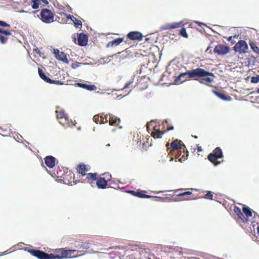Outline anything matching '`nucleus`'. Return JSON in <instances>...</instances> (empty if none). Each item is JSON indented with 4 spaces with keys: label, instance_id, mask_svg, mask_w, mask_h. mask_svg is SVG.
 <instances>
[{
    "label": "nucleus",
    "instance_id": "13",
    "mask_svg": "<svg viewBox=\"0 0 259 259\" xmlns=\"http://www.w3.org/2000/svg\"><path fill=\"white\" fill-rule=\"evenodd\" d=\"M230 51L229 47L224 45H219L215 47L214 51L218 55H224L227 54Z\"/></svg>",
    "mask_w": 259,
    "mask_h": 259
},
{
    "label": "nucleus",
    "instance_id": "7",
    "mask_svg": "<svg viewBox=\"0 0 259 259\" xmlns=\"http://www.w3.org/2000/svg\"><path fill=\"white\" fill-rule=\"evenodd\" d=\"M223 157V154L222 149L220 147H217L213 151V153H211V163L215 166L218 165L221 162L220 161H218V159Z\"/></svg>",
    "mask_w": 259,
    "mask_h": 259
},
{
    "label": "nucleus",
    "instance_id": "36",
    "mask_svg": "<svg viewBox=\"0 0 259 259\" xmlns=\"http://www.w3.org/2000/svg\"><path fill=\"white\" fill-rule=\"evenodd\" d=\"M234 212L237 215H239L242 212L241 209L237 206H235L234 208Z\"/></svg>",
    "mask_w": 259,
    "mask_h": 259
},
{
    "label": "nucleus",
    "instance_id": "53",
    "mask_svg": "<svg viewBox=\"0 0 259 259\" xmlns=\"http://www.w3.org/2000/svg\"><path fill=\"white\" fill-rule=\"evenodd\" d=\"M82 248H89V247H87V246H84L82 247Z\"/></svg>",
    "mask_w": 259,
    "mask_h": 259
},
{
    "label": "nucleus",
    "instance_id": "34",
    "mask_svg": "<svg viewBox=\"0 0 259 259\" xmlns=\"http://www.w3.org/2000/svg\"><path fill=\"white\" fill-rule=\"evenodd\" d=\"M240 220L243 223H247L248 219L244 216L243 212H241L240 214L237 215Z\"/></svg>",
    "mask_w": 259,
    "mask_h": 259
},
{
    "label": "nucleus",
    "instance_id": "27",
    "mask_svg": "<svg viewBox=\"0 0 259 259\" xmlns=\"http://www.w3.org/2000/svg\"><path fill=\"white\" fill-rule=\"evenodd\" d=\"M249 45L251 49L258 56H259V48L256 46V44L252 41H249Z\"/></svg>",
    "mask_w": 259,
    "mask_h": 259
},
{
    "label": "nucleus",
    "instance_id": "33",
    "mask_svg": "<svg viewBox=\"0 0 259 259\" xmlns=\"http://www.w3.org/2000/svg\"><path fill=\"white\" fill-rule=\"evenodd\" d=\"M134 82V79H131L130 81H128L124 86L123 89H129L132 87V84Z\"/></svg>",
    "mask_w": 259,
    "mask_h": 259
},
{
    "label": "nucleus",
    "instance_id": "48",
    "mask_svg": "<svg viewBox=\"0 0 259 259\" xmlns=\"http://www.w3.org/2000/svg\"><path fill=\"white\" fill-rule=\"evenodd\" d=\"M207 159L209 161H210V154H208L207 156Z\"/></svg>",
    "mask_w": 259,
    "mask_h": 259
},
{
    "label": "nucleus",
    "instance_id": "9",
    "mask_svg": "<svg viewBox=\"0 0 259 259\" xmlns=\"http://www.w3.org/2000/svg\"><path fill=\"white\" fill-rule=\"evenodd\" d=\"M27 250L31 255L39 259H51L50 254H48L44 251L34 249H28Z\"/></svg>",
    "mask_w": 259,
    "mask_h": 259
},
{
    "label": "nucleus",
    "instance_id": "8",
    "mask_svg": "<svg viewBox=\"0 0 259 259\" xmlns=\"http://www.w3.org/2000/svg\"><path fill=\"white\" fill-rule=\"evenodd\" d=\"M248 49L246 42L243 40H239L234 47V50L240 54L246 53Z\"/></svg>",
    "mask_w": 259,
    "mask_h": 259
},
{
    "label": "nucleus",
    "instance_id": "21",
    "mask_svg": "<svg viewBox=\"0 0 259 259\" xmlns=\"http://www.w3.org/2000/svg\"><path fill=\"white\" fill-rule=\"evenodd\" d=\"M96 185L99 189H105L107 185V181L104 178L100 177L98 179H96Z\"/></svg>",
    "mask_w": 259,
    "mask_h": 259
},
{
    "label": "nucleus",
    "instance_id": "3",
    "mask_svg": "<svg viewBox=\"0 0 259 259\" xmlns=\"http://www.w3.org/2000/svg\"><path fill=\"white\" fill-rule=\"evenodd\" d=\"M190 76L196 79V77L201 78L200 82L202 83L209 85L210 83V78L207 77L210 75V73L205 71L204 69L200 68H197L195 69L189 70Z\"/></svg>",
    "mask_w": 259,
    "mask_h": 259
},
{
    "label": "nucleus",
    "instance_id": "25",
    "mask_svg": "<svg viewBox=\"0 0 259 259\" xmlns=\"http://www.w3.org/2000/svg\"><path fill=\"white\" fill-rule=\"evenodd\" d=\"M68 18H70L74 23V26L76 28H81L82 26V22L81 21L77 20L75 17L73 16H71L69 15L67 16Z\"/></svg>",
    "mask_w": 259,
    "mask_h": 259
},
{
    "label": "nucleus",
    "instance_id": "45",
    "mask_svg": "<svg viewBox=\"0 0 259 259\" xmlns=\"http://www.w3.org/2000/svg\"><path fill=\"white\" fill-rule=\"evenodd\" d=\"M211 31H212L213 32H214V33H216L217 34L219 35H221L220 33L219 32H217L216 31H215L214 29H211Z\"/></svg>",
    "mask_w": 259,
    "mask_h": 259
},
{
    "label": "nucleus",
    "instance_id": "49",
    "mask_svg": "<svg viewBox=\"0 0 259 259\" xmlns=\"http://www.w3.org/2000/svg\"><path fill=\"white\" fill-rule=\"evenodd\" d=\"M191 199V198L186 197V198H185L184 199H183V200H189ZM180 200H183V199H181Z\"/></svg>",
    "mask_w": 259,
    "mask_h": 259
},
{
    "label": "nucleus",
    "instance_id": "50",
    "mask_svg": "<svg viewBox=\"0 0 259 259\" xmlns=\"http://www.w3.org/2000/svg\"><path fill=\"white\" fill-rule=\"evenodd\" d=\"M232 36H230V37H229V38H228V40L230 41V40H232Z\"/></svg>",
    "mask_w": 259,
    "mask_h": 259
},
{
    "label": "nucleus",
    "instance_id": "41",
    "mask_svg": "<svg viewBox=\"0 0 259 259\" xmlns=\"http://www.w3.org/2000/svg\"><path fill=\"white\" fill-rule=\"evenodd\" d=\"M205 198L210 199V191H208L205 196Z\"/></svg>",
    "mask_w": 259,
    "mask_h": 259
},
{
    "label": "nucleus",
    "instance_id": "6",
    "mask_svg": "<svg viewBox=\"0 0 259 259\" xmlns=\"http://www.w3.org/2000/svg\"><path fill=\"white\" fill-rule=\"evenodd\" d=\"M54 14L49 9H43L40 13L41 20L47 23H50L54 21Z\"/></svg>",
    "mask_w": 259,
    "mask_h": 259
},
{
    "label": "nucleus",
    "instance_id": "31",
    "mask_svg": "<svg viewBox=\"0 0 259 259\" xmlns=\"http://www.w3.org/2000/svg\"><path fill=\"white\" fill-rule=\"evenodd\" d=\"M101 117V116H99V115H95L93 117V120L96 123H99L100 124L102 123L101 119L100 118Z\"/></svg>",
    "mask_w": 259,
    "mask_h": 259
},
{
    "label": "nucleus",
    "instance_id": "1",
    "mask_svg": "<svg viewBox=\"0 0 259 259\" xmlns=\"http://www.w3.org/2000/svg\"><path fill=\"white\" fill-rule=\"evenodd\" d=\"M169 145V143L166 144L167 150L169 151V155H174L175 151H177L175 159L179 158V161L180 162L184 161L187 159L188 156V151L187 150L185 151L186 146L182 141L176 139L171 143L170 146Z\"/></svg>",
    "mask_w": 259,
    "mask_h": 259
},
{
    "label": "nucleus",
    "instance_id": "57",
    "mask_svg": "<svg viewBox=\"0 0 259 259\" xmlns=\"http://www.w3.org/2000/svg\"><path fill=\"white\" fill-rule=\"evenodd\" d=\"M74 41H76V38L75 37H74Z\"/></svg>",
    "mask_w": 259,
    "mask_h": 259
},
{
    "label": "nucleus",
    "instance_id": "19",
    "mask_svg": "<svg viewBox=\"0 0 259 259\" xmlns=\"http://www.w3.org/2000/svg\"><path fill=\"white\" fill-rule=\"evenodd\" d=\"M88 36L84 33H80L78 35V45L80 46H85L87 44Z\"/></svg>",
    "mask_w": 259,
    "mask_h": 259
},
{
    "label": "nucleus",
    "instance_id": "44",
    "mask_svg": "<svg viewBox=\"0 0 259 259\" xmlns=\"http://www.w3.org/2000/svg\"><path fill=\"white\" fill-rule=\"evenodd\" d=\"M34 51L36 53L38 54H40V50H39L38 48H37V49H34Z\"/></svg>",
    "mask_w": 259,
    "mask_h": 259
},
{
    "label": "nucleus",
    "instance_id": "37",
    "mask_svg": "<svg viewBox=\"0 0 259 259\" xmlns=\"http://www.w3.org/2000/svg\"><path fill=\"white\" fill-rule=\"evenodd\" d=\"M48 83H52V84H58V85H62V84H64L62 82H61L60 80H52V79H51V82H48Z\"/></svg>",
    "mask_w": 259,
    "mask_h": 259
},
{
    "label": "nucleus",
    "instance_id": "24",
    "mask_svg": "<svg viewBox=\"0 0 259 259\" xmlns=\"http://www.w3.org/2000/svg\"><path fill=\"white\" fill-rule=\"evenodd\" d=\"M77 85L79 87L85 89L86 90L90 91H95L97 89L96 86L94 84L88 85L84 83H77Z\"/></svg>",
    "mask_w": 259,
    "mask_h": 259
},
{
    "label": "nucleus",
    "instance_id": "26",
    "mask_svg": "<svg viewBox=\"0 0 259 259\" xmlns=\"http://www.w3.org/2000/svg\"><path fill=\"white\" fill-rule=\"evenodd\" d=\"M38 71L39 75L42 79H43L45 81H46L47 83L51 82V79L45 75L44 72L41 69L38 68Z\"/></svg>",
    "mask_w": 259,
    "mask_h": 259
},
{
    "label": "nucleus",
    "instance_id": "40",
    "mask_svg": "<svg viewBox=\"0 0 259 259\" xmlns=\"http://www.w3.org/2000/svg\"><path fill=\"white\" fill-rule=\"evenodd\" d=\"M81 63H78V62H76V63H72V65H71V66L73 68L75 69L77 67H78L80 66Z\"/></svg>",
    "mask_w": 259,
    "mask_h": 259
},
{
    "label": "nucleus",
    "instance_id": "15",
    "mask_svg": "<svg viewBox=\"0 0 259 259\" xmlns=\"http://www.w3.org/2000/svg\"><path fill=\"white\" fill-rule=\"evenodd\" d=\"M54 53L55 55V57L60 61L63 62L68 63L69 62L68 59L65 53L63 52H60L58 49L54 50Z\"/></svg>",
    "mask_w": 259,
    "mask_h": 259
},
{
    "label": "nucleus",
    "instance_id": "4",
    "mask_svg": "<svg viewBox=\"0 0 259 259\" xmlns=\"http://www.w3.org/2000/svg\"><path fill=\"white\" fill-rule=\"evenodd\" d=\"M75 250H67L65 248H59L55 250L56 254L50 253L51 259H63L71 257Z\"/></svg>",
    "mask_w": 259,
    "mask_h": 259
},
{
    "label": "nucleus",
    "instance_id": "39",
    "mask_svg": "<svg viewBox=\"0 0 259 259\" xmlns=\"http://www.w3.org/2000/svg\"><path fill=\"white\" fill-rule=\"evenodd\" d=\"M0 26L3 27H10V25L5 21L0 20Z\"/></svg>",
    "mask_w": 259,
    "mask_h": 259
},
{
    "label": "nucleus",
    "instance_id": "35",
    "mask_svg": "<svg viewBox=\"0 0 259 259\" xmlns=\"http://www.w3.org/2000/svg\"><path fill=\"white\" fill-rule=\"evenodd\" d=\"M251 82L253 83H256L259 82V76L257 75L256 76H253L251 78Z\"/></svg>",
    "mask_w": 259,
    "mask_h": 259
},
{
    "label": "nucleus",
    "instance_id": "5",
    "mask_svg": "<svg viewBox=\"0 0 259 259\" xmlns=\"http://www.w3.org/2000/svg\"><path fill=\"white\" fill-rule=\"evenodd\" d=\"M154 122L151 121L146 124L147 130L152 137L154 139L161 138L162 135L165 134L166 131H161L159 128H156V126L153 125Z\"/></svg>",
    "mask_w": 259,
    "mask_h": 259
},
{
    "label": "nucleus",
    "instance_id": "43",
    "mask_svg": "<svg viewBox=\"0 0 259 259\" xmlns=\"http://www.w3.org/2000/svg\"><path fill=\"white\" fill-rule=\"evenodd\" d=\"M41 1L44 5H46L49 4V2L47 0H39V2Z\"/></svg>",
    "mask_w": 259,
    "mask_h": 259
},
{
    "label": "nucleus",
    "instance_id": "29",
    "mask_svg": "<svg viewBox=\"0 0 259 259\" xmlns=\"http://www.w3.org/2000/svg\"><path fill=\"white\" fill-rule=\"evenodd\" d=\"M180 26V23L168 24L165 26V27L163 28V29H174V28H178Z\"/></svg>",
    "mask_w": 259,
    "mask_h": 259
},
{
    "label": "nucleus",
    "instance_id": "46",
    "mask_svg": "<svg viewBox=\"0 0 259 259\" xmlns=\"http://www.w3.org/2000/svg\"><path fill=\"white\" fill-rule=\"evenodd\" d=\"M173 129H174V127L173 126H169V127H167L166 131H170V130H172Z\"/></svg>",
    "mask_w": 259,
    "mask_h": 259
},
{
    "label": "nucleus",
    "instance_id": "54",
    "mask_svg": "<svg viewBox=\"0 0 259 259\" xmlns=\"http://www.w3.org/2000/svg\"><path fill=\"white\" fill-rule=\"evenodd\" d=\"M174 159V158L173 157H171L170 159V161H172Z\"/></svg>",
    "mask_w": 259,
    "mask_h": 259
},
{
    "label": "nucleus",
    "instance_id": "28",
    "mask_svg": "<svg viewBox=\"0 0 259 259\" xmlns=\"http://www.w3.org/2000/svg\"><path fill=\"white\" fill-rule=\"evenodd\" d=\"M242 211L247 217H251L252 215L251 209L248 206H244Z\"/></svg>",
    "mask_w": 259,
    "mask_h": 259
},
{
    "label": "nucleus",
    "instance_id": "30",
    "mask_svg": "<svg viewBox=\"0 0 259 259\" xmlns=\"http://www.w3.org/2000/svg\"><path fill=\"white\" fill-rule=\"evenodd\" d=\"M32 7L34 9L38 8L39 5V0H32Z\"/></svg>",
    "mask_w": 259,
    "mask_h": 259
},
{
    "label": "nucleus",
    "instance_id": "42",
    "mask_svg": "<svg viewBox=\"0 0 259 259\" xmlns=\"http://www.w3.org/2000/svg\"><path fill=\"white\" fill-rule=\"evenodd\" d=\"M66 177H70V179L73 178V180L74 179V175L71 172H70L68 175H66Z\"/></svg>",
    "mask_w": 259,
    "mask_h": 259
},
{
    "label": "nucleus",
    "instance_id": "47",
    "mask_svg": "<svg viewBox=\"0 0 259 259\" xmlns=\"http://www.w3.org/2000/svg\"><path fill=\"white\" fill-rule=\"evenodd\" d=\"M197 151L198 152H201L202 151V149L201 147L197 146Z\"/></svg>",
    "mask_w": 259,
    "mask_h": 259
},
{
    "label": "nucleus",
    "instance_id": "12",
    "mask_svg": "<svg viewBox=\"0 0 259 259\" xmlns=\"http://www.w3.org/2000/svg\"><path fill=\"white\" fill-rule=\"evenodd\" d=\"M127 38L132 40L141 41L143 35L139 31H131L127 34Z\"/></svg>",
    "mask_w": 259,
    "mask_h": 259
},
{
    "label": "nucleus",
    "instance_id": "22",
    "mask_svg": "<svg viewBox=\"0 0 259 259\" xmlns=\"http://www.w3.org/2000/svg\"><path fill=\"white\" fill-rule=\"evenodd\" d=\"M119 118L114 115H109V123L110 125L117 126L119 124Z\"/></svg>",
    "mask_w": 259,
    "mask_h": 259
},
{
    "label": "nucleus",
    "instance_id": "16",
    "mask_svg": "<svg viewBox=\"0 0 259 259\" xmlns=\"http://www.w3.org/2000/svg\"><path fill=\"white\" fill-rule=\"evenodd\" d=\"M190 78L189 70L185 72L180 73V75L175 79V81L178 83H181Z\"/></svg>",
    "mask_w": 259,
    "mask_h": 259
},
{
    "label": "nucleus",
    "instance_id": "38",
    "mask_svg": "<svg viewBox=\"0 0 259 259\" xmlns=\"http://www.w3.org/2000/svg\"><path fill=\"white\" fill-rule=\"evenodd\" d=\"M100 118L101 119L102 123H106L108 121L107 115H105L104 117L101 116V117H100Z\"/></svg>",
    "mask_w": 259,
    "mask_h": 259
},
{
    "label": "nucleus",
    "instance_id": "18",
    "mask_svg": "<svg viewBox=\"0 0 259 259\" xmlns=\"http://www.w3.org/2000/svg\"><path fill=\"white\" fill-rule=\"evenodd\" d=\"M44 160L46 165L50 168H53L56 164V159L53 156L50 155L46 156L44 158Z\"/></svg>",
    "mask_w": 259,
    "mask_h": 259
},
{
    "label": "nucleus",
    "instance_id": "23",
    "mask_svg": "<svg viewBox=\"0 0 259 259\" xmlns=\"http://www.w3.org/2000/svg\"><path fill=\"white\" fill-rule=\"evenodd\" d=\"M124 40L123 38H117L110 42H109L107 45V47H111L113 46H117L121 43Z\"/></svg>",
    "mask_w": 259,
    "mask_h": 259
},
{
    "label": "nucleus",
    "instance_id": "11",
    "mask_svg": "<svg viewBox=\"0 0 259 259\" xmlns=\"http://www.w3.org/2000/svg\"><path fill=\"white\" fill-rule=\"evenodd\" d=\"M56 117L59 122L62 125L67 124L69 121L68 116L63 110L56 111Z\"/></svg>",
    "mask_w": 259,
    "mask_h": 259
},
{
    "label": "nucleus",
    "instance_id": "59",
    "mask_svg": "<svg viewBox=\"0 0 259 259\" xmlns=\"http://www.w3.org/2000/svg\"><path fill=\"white\" fill-rule=\"evenodd\" d=\"M200 32L202 31V29H198Z\"/></svg>",
    "mask_w": 259,
    "mask_h": 259
},
{
    "label": "nucleus",
    "instance_id": "62",
    "mask_svg": "<svg viewBox=\"0 0 259 259\" xmlns=\"http://www.w3.org/2000/svg\"><path fill=\"white\" fill-rule=\"evenodd\" d=\"M149 259H151V258H149Z\"/></svg>",
    "mask_w": 259,
    "mask_h": 259
},
{
    "label": "nucleus",
    "instance_id": "60",
    "mask_svg": "<svg viewBox=\"0 0 259 259\" xmlns=\"http://www.w3.org/2000/svg\"><path fill=\"white\" fill-rule=\"evenodd\" d=\"M68 183H70V180H68Z\"/></svg>",
    "mask_w": 259,
    "mask_h": 259
},
{
    "label": "nucleus",
    "instance_id": "17",
    "mask_svg": "<svg viewBox=\"0 0 259 259\" xmlns=\"http://www.w3.org/2000/svg\"><path fill=\"white\" fill-rule=\"evenodd\" d=\"M212 92L219 98L224 101H230L232 99V98L227 95L225 93V92L224 91L217 90V91H213Z\"/></svg>",
    "mask_w": 259,
    "mask_h": 259
},
{
    "label": "nucleus",
    "instance_id": "56",
    "mask_svg": "<svg viewBox=\"0 0 259 259\" xmlns=\"http://www.w3.org/2000/svg\"><path fill=\"white\" fill-rule=\"evenodd\" d=\"M209 48H210V46H208V47H207V50H209Z\"/></svg>",
    "mask_w": 259,
    "mask_h": 259
},
{
    "label": "nucleus",
    "instance_id": "32",
    "mask_svg": "<svg viewBox=\"0 0 259 259\" xmlns=\"http://www.w3.org/2000/svg\"><path fill=\"white\" fill-rule=\"evenodd\" d=\"M192 192L190 191H185L182 193H180L177 194V196L182 197V196H189L192 195Z\"/></svg>",
    "mask_w": 259,
    "mask_h": 259
},
{
    "label": "nucleus",
    "instance_id": "61",
    "mask_svg": "<svg viewBox=\"0 0 259 259\" xmlns=\"http://www.w3.org/2000/svg\"><path fill=\"white\" fill-rule=\"evenodd\" d=\"M134 259H135V258H134Z\"/></svg>",
    "mask_w": 259,
    "mask_h": 259
},
{
    "label": "nucleus",
    "instance_id": "10",
    "mask_svg": "<svg viewBox=\"0 0 259 259\" xmlns=\"http://www.w3.org/2000/svg\"><path fill=\"white\" fill-rule=\"evenodd\" d=\"M202 25H205L202 23H199L198 22H190V23H186V29L185 28H182L180 31H179V34L183 36L184 37L187 38L188 37V34L186 32V29L189 27H192V28H197V26H201Z\"/></svg>",
    "mask_w": 259,
    "mask_h": 259
},
{
    "label": "nucleus",
    "instance_id": "51",
    "mask_svg": "<svg viewBox=\"0 0 259 259\" xmlns=\"http://www.w3.org/2000/svg\"><path fill=\"white\" fill-rule=\"evenodd\" d=\"M257 233L259 236V226L257 227Z\"/></svg>",
    "mask_w": 259,
    "mask_h": 259
},
{
    "label": "nucleus",
    "instance_id": "55",
    "mask_svg": "<svg viewBox=\"0 0 259 259\" xmlns=\"http://www.w3.org/2000/svg\"><path fill=\"white\" fill-rule=\"evenodd\" d=\"M256 92L259 94V88L257 90Z\"/></svg>",
    "mask_w": 259,
    "mask_h": 259
},
{
    "label": "nucleus",
    "instance_id": "52",
    "mask_svg": "<svg viewBox=\"0 0 259 259\" xmlns=\"http://www.w3.org/2000/svg\"><path fill=\"white\" fill-rule=\"evenodd\" d=\"M184 189H178V190H176V191H182Z\"/></svg>",
    "mask_w": 259,
    "mask_h": 259
},
{
    "label": "nucleus",
    "instance_id": "20",
    "mask_svg": "<svg viewBox=\"0 0 259 259\" xmlns=\"http://www.w3.org/2000/svg\"><path fill=\"white\" fill-rule=\"evenodd\" d=\"M146 192L145 191H141L139 190H137V191L132 190L129 191V193L132 194L133 195L137 196L139 198H148L151 197V196L145 194V193Z\"/></svg>",
    "mask_w": 259,
    "mask_h": 259
},
{
    "label": "nucleus",
    "instance_id": "14",
    "mask_svg": "<svg viewBox=\"0 0 259 259\" xmlns=\"http://www.w3.org/2000/svg\"><path fill=\"white\" fill-rule=\"evenodd\" d=\"M12 32L8 30L0 28V41L2 44H6L8 39L7 36L11 35Z\"/></svg>",
    "mask_w": 259,
    "mask_h": 259
},
{
    "label": "nucleus",
    "instance_id": "58",
    "mask_svg": "<svg viewBox=\"0 0 259 259\" xmlns=\"http://www.w3.org/2000/svg\"><path fill=\"white\" fill-rule=\"evenodd\" d=\"M211 76H214L213 74L212 73L211 74Z\"/></svg>",
    "mask_w": 259,
    "mask_h": 259
},
{
    "label": "nucleus",
    "instance_id": "2",
    "mask_svg": "<svg viewBox=\"0 0 259 259\" xmlns=\"http://www.w3.org/2000/svg\"><path fill=\"white\" fill-rule=\"evenodd\" d=\"M76 170L77 172L80 174L79 178L86 176L85 178L83 180V182L89 183L93 186V184L94 183V182L97 179V177H98V174L97 172L87 174L90 170V166L83 163H80L77 165Z\"/></svg>",
    "mask_w": 259,
    "mask_h": 259
}]
</instances>
